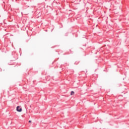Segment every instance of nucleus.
I'll list each match as a JSON object with an SVG mask.
<instances>
[{
  "label": "nucleus",
  "instance_id": "nucleus-1",
  "mask_svg": "<svg viewBox=\"0 0 129 129\" xmlns=\"http://www.w3.org/2000/svg\"><path fill=\"white\" fill-rule=\"evenodd\" d=\"M19 108H20V106H18L17 107L16 110H17V111H18L19 112H21L22 110V109L21 108H20L19 109Z\"/></svg>",
  "mask_w": 129,
  "mask_h": 129
},
{
  "label": "nucleus",
  "instance_id": "nucleus-2",
  "mask_svg": "<svg viewBox=\"0 0 129 129\" xmlns=\"http://www.w3.org/2000/svg\"><path fill=\"white\" fill-rule=\"evenodd\" d=\"M73 94H74V91H72L71 93V95H73Z\"/></svg>",
  "mask_w": 129,
  "mask_h": 129
},
{
  "label": "nucleus",
  "instance_id": "nucleus-3",
  "mask_svg": "<svg viewBox=\"0 0 129 129\" xmlns=\"http://www.w3.org/2000/svg\"><path fill=\"white\" fill-rule=\"evenodd\" d=\"M29 122H32V121L31 120H29Z\"/></svg>",
  "mask_w": 129,
  "mask_h": 129
}]
</instances>
